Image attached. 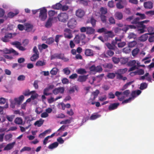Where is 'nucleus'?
<instances>
[{
    "mask_svg": "<svg viewBox=\"0 0 154 154\" xmlns=\"http://www.w3.org/2000/svg\"><path fill=\"white\" fill-rule=\"evenodd\" d=\"M58 59L63 60L65 62L69 61V59L65 57L64 54H54L51 56V59L53 60L55 59Z\"/></svg>",
    "mask_w": 154,
    "mask_h": 154,
    "instance_id": "1",
    "label": "nucleus"
},
{
    "mask_svg": "<svg viewBox=\"0 0 154 154\" xmlns=\"http://www.w3.org/2000/svg\"><path fill=\"white\" fill-rule=\"evenodd\" d=\"M39 17L42 21H44L47 17V9L44 7L39 9Z\"/></svg>",
    "mask_w": 154,
    "mask_h": 154,
    "instance_id": "2",
    "label": "nucleus"
},
{
    "mask_svg": "<svg viewBox=\"0 0 154 154\" xmlns=\"http://www.w3.org/2000/svg\"><path fill=\"white\" fill-rule=\"evenodd\" d=\"M57 18L59 21L65 23L68 19V16L66 13H60L58 15Z\"/></svg>",
    "mask_w": 154,
    "mask_h": 154,
    "instance_id": "3",
    "label": "nucleus"
},
{
    "mask_svg": "<svg viewBox=\"0 0 154 154\" xmlns=\"http://www.w3.org/2000/svg\"><path fill=\"white\" fill-rule=\"evenodd\" d=\"M136 61L135 60H130L127 63V65L131 67L129 70V72H131L137 69L136 65Z\"/></svg>",
    "mask_w": 154,
    "mask_h": 154,
    "instance_id": "4",
    "label": "nucleus"
},
{
    "mask_svg": "<svg viewBox=\"0 0 154 154\" xmlns=\"http://www.w3.org/2000/svg\"><path fill=\"white\" fill-rule=\"evenodd\" d=\"M63 35L64 37L68 39H70L73 37L71 30L68 28H66L64 30Z\"/></svg>",
    "mask_w": 154,
    "mask_h": 154,
    "instance_id": "5",
    "label": "nucleus"
},
{
    "mask_svg": "<svg viewBox=\"0 0 154 154\" xmlns=\"http://www.w3.org/2000/svg\"><path fill=\"white\" fill-rule=\"evenodd\" d=\"M77 23L76 20L74 18H72L68 21L67 26L70 28L73 29L75 27Z\"/></svg>",
    "mask_w": 154,
    "mask_h": 154,
    "instance_id": "6",
    "label": "nucleus"
},
{
    "mask_svg": "<svg viewBox=\"0 0 154 154\" xmlns=\"http://www.w3.org/2000/svg\"><path fill=\"white\" fill-rule=\"evenodd\" d=\"M3 52L5 54H9L13 53L15 55H17L18 54V53L12 48L10 49L5 48L3 50Z\"/></svg>",
    "mask_w": 154,
    "mask_h": 154,
    "instance_id": "7",
    "label": "nucleus"
},
{
    "mask_svg": "<svg viewBox=\"0 0 154 154\" xmlns=\"http://www.w3.org/2000/svg\"><path fill=\"white\" fill-rule=\"evenodd\" d=\"M64 89L63 87H59L55 88L53 91V93L55 95L58 94L59 93L63 94V93Z\"/></svg>",
    "mask_w": 154,
    "mask_h": 154,
    "instance_id": "8",
    "label": "nucleus"
},
{
    "mask_svg": "<svg viewBox=\"0 0 154 154\" xmlns=\"http://www.w3.org/2000/svg\"><path fill=\"white\" fill-rule=\"evenodd\" d=\"M24 98V96L23 95H21L18 98H15L14 99V100L15 101V104H17L18 105H20L23 101Z\"/></svg>",
    "mask_w": 154,
    "mask_h": 154,
    "instance_id": "9",
    "label": "nucleus"
},
{
    "mask_svg": "<svg viewBox=\"0 0 154 154\" xmlns=\"http://www.w3.org/2000/svg\"><path fill=\"white\" fill-rule=\"evenodd\" d=\"M140 18L139 17H137L133 20L131 23L132 24H135L136 25L137 27H140Z\"/></svg>",
    "mask_w": 154,
    "mask_h": 154,
    "instance_id": "10",
    "label": "nucleus"
},
{
    "mask_svg": "<svg viewBox=\"0 0 154 154\" xmlns=\"http://www.w3.org/2000/svg\"><path fill=\"white\" fill-rule=\"evenodd\" d=\"M119 105V104L118 103L111 104L109 106L108 109L110 111L116 109L118 108Z\"/></svg>",
    "mask_w": 154,
    "mask_h": 154,
    "instance_id": "11",
    "label": "nucleus"
},
{
    "mask_svg": "<svg viewBox=\"0 0 154 154\" xmlns=\"http://www.w3.org/2000/svg\"><path fill=\"white\" fill-rule=\"evenodd\" d=\"M145 8L151 9L152 8L153 3L151 1L145 2L143 4Z\"/></svg>",
    "mask_w": 154,
    "mask_h": 154,
    "instance_id": "12",
    "label": "nucleus"
},
{
    "mask_svg": "<svg viewBox=\"0 0 154 154\" xmlns=\"http://www.w3.org/2000/svg\"><path fill=\"white\" fill-rule=\"evenodd\" d=\"M15 142H13L8 144L4 149V150H8L12 149L15 144Z\"/></svg>",
    "mask_w": 154,
    "mask_h": 154,
    "instance_id": "13",
    "label": "nucleus"
},
{
    "mask_svg": "<svg viewBox=\"0 0 154 154\" xmlns=\"http://www.w3.org/2000/svg\"><path fill=\"white\" fill-rule=\"evenodd\" d=\"M88 75H79L77 79V81L81 82H85L88 78Z\"/></svg>",
    "mask_w": 154,
    "mask_h": 154,
    "instance_id": "14",
    "label": "nucleus"
},
{
    "mask_svg": "<svg viewBox=\"0 0 154 154\" xmlns=\"http://www.w3.org/2000/svg\"><path fill=\"white\" fill-rule=\"evenodd\" d=\"M25 29L27 32L31 31L33 28V26L28 23H26L24 24Z\"/></svg>",
    "mask_w": 154,
    "mask_h": 154,
    "instance_id": "15",
    "label": "nucleus"
},
{
    "mask_svg": "<svg viewBox=\"0 0 154 154\" xmlns=\"http://www.w3.org/2000/svg\"><path fill=\"white\" fill-rule=\"evenodd\" d=\"M85 54L87 56H92L94 55V51L90 49H86L85 50Z\"/></svg>",
    "mask_w": 154,
    "mask_h": 154,
    "instance_id": "16",
    "label": "nucleus"
},
{
    "mask_svg": "<svg viewBox=\"0 0 154 154\" xmlns=\"http://www.w3.org/2000/svg\"><path fill=\"white\" fill-rule=\"evenodd\" d=\"M95 30L92 27L87 26L86 33L88 35H91L94 33Z\"/></svg>",
    "mask_w": 154,
    "mask_h": 154,
    "instance_id": "17",
    "label": "nucleus"
},
{
    "mask_svg": "<svg viewBox=\"0 0 154 154\" xmlns=\"http://www.w3.org/2000/svg\"><path fill=\"white\" fill-rule=\"evenodd\" d=\"M53 20V17H49L45 25V27L47 28H49L51 27L52 25V21Z\"/></svg>",
    "mask_w": 154,
    "mask_h": 154,
    "instance_id": "18",
    "label": "nucleus"
},
{
    "mask_svg": "<svg viewBox=\"0 0 154 154\" xmlns=\"http://www.w3.org/2000/svg\"><path fill=\"white\" fill-rule=\"evenodd\" d=\"M85 14L84 11L81 9H79L76 12V15L78 17L81 18Z\"/></svg>",
    "mask_w": 154,
    "mask_h": 154,
    "instance_id": "19",
    "label": "nucleus"
},
{
    "mask_svg": "<svg viewBox=\"0 0 154 154\" xmlns=\"http://www.w3.org/2000/svg\"><path fill=\"white\" fill-rule=\"evenodd\" d=\"M114 16L115 18L118 20L122 19L123 17L122 13L119 12H116L115 13Z\"/></svg>",
    "mask_w": 154,
    "mask_h": 154,
    "instance_id": "20",
    "label": "nucleus"
},
{
    "mask_svg": "<svg viewBox=\"0 0 154 154\" xmlns=\"http://www.w3.org/2000/svg\"><path fill=\"white\" fill-rule=\"evenodd\" d=\"M44 120L41 119L39 120L36 121L34 125L35 126H37L38 127L41 126L43 124Z\"/></svg>",
    "mask_w": 154,
    "mask_h": 154,
    "instance_id": "21",
    "label": "nucleus"
},
{
    "mask_svg": "<svg viewBox=\"0 0 154 154\" xmlns=\"http://www.w3.org/2000/svg\"><path fill=\"white\" fill-rule=\"evenodd\" d=\"M58 142H54L50 145L48 146V148L50 149H53L56 148L58 146Z\"/></svg>",
    "mask_w": 154,
    "mask_h": 154,
    "instance_id": "22",
    "label": "nucleus"
},
{
    "mask_svg": "<svg viewBox=\"0 0 154 154\" xmlns=\"http://www.w3.org/2000/svg\"><path fill=\"white\" fill-rule=\"evenodd\" d=\"M39 57V54H34L30 58V60L32 61H35Z\"/></svg>",
    "mask_w": 154,
    "mask_h": 154,
    "instance_id": "23",
    "label": "nucleus"
},
{
    "mask_svg": "<svg viewBox=\"0 0 154 154\" xmlns=\"http://www.w3.org/2000/svg\"><path fill=\"white\" fill-rule=\"evenodd\" d=\"M19 13V12L18 11H16L15 13H14L11 12H9L8 14V17L9 18H12L14 16L17 15Z\"/></svg>",
    "mask_w": 154,
    "mask_h": 154,
    "instance_id": "24",
    "label": "nucleus"
},
{
    "mask_svg": "<svg viewBox=\"0 0 154 154\" xmlns=\"http://www.w3.org/2000/svg\"><path fill=\"white\" fill-rule=\"evenodd\" d=\"M100 11L101 13V15H104L107 12V9L106 8L101 7L100 8Z\"/></svg>",
    "mask_w": 154,
    "mask_h": 154,
    "instance_id": "25",
    "label": "nucleus"
},
{
    "mask_svg": "<svg viewBox=\"0 0 154 154\" xmlns=\"http://www.w3.org/2000/svg\"><path fill=\"white\" fill-rule=\"evenodd\" d=\"M45 64L46 63L44 61V60L42 61L39 60L36 62L35 65L38 66H41L45 65Z\"/></svg>",
    "mask_w": 154,
    "mask_h": 154,
    "instance_id": "26",
    "label": "nucleus"
},
{
    "mask_svg": "<svg viewBox=\"0 0 154 154\" xmlns=\"http://www.w3.org/2000/svg\"><path fill=\"white\" fill-rule=\"evenodd\" d=\"M77 72L78 74L82 75L86 73L87 71L84 69L81 68L77 70Z\"/></svg>",
    "mask_w": 154,
    "mask_h": 154,
    "instance_id": "27",
    "label": "nucleus"
},
{
    "mask_svg": "<svg viewBox=\"0 0 154 154\" xmlns=\"http://www.w3.org/2000/svg\"><path fill=\"white\" fill-rule=\"evenodd\" d=\"M103 66L104 68L109 69H112L113 68V65L111 63H105L103 65Z\"/></svg>",
    "mask_w": 154,
    "mask_h": 154,
    "instance_id": "28",
    "label": "nucleus"
},
{
    "mask_svg": "<svg viewBox=\"0 0 154 154\" xmlns=\"http://www.w3.org/2000/svg\"><path fill=\"white\" fill-rule=\"evenodd\" d=\"M147 35V34H145L142 35L140 37V40L141 41L143 42H144L146 41L147 40L148 37Z\"/></svg>",
    "mask_w": 154,
    "mask_h": 154,
    "instance_id": "29",
    "label": "nucleus"
},
{
    "mask_svg": "<svg viewBox=\"0 0 154 154\" xmlns=\"http://www.w3.org/2000/svg\"><path fill=\"white\" fill-rule=\"evenodd\" d=\"M58 71V69L57 68L54 67L52 69L50 72L52 75H54L57 74Z\"/></svg>",
    "mask_w": 154,
    "mask_h": 154,
    "instance_id": "30",
    "label": "nucleus"
},
{
    "mask_svg": "<svg viewBox=\"0 0 154 154\" xmlns=\"http://www.w3.org/2000/svg\"><path fill=\"white\" fill-rule=\"evenodd\" d=\"M74 41L75 44H79L81 41L79 38V35H76L75 37Z\"/></svg>",
    "mask_w": 154,
    "mask_h": 154,
    "instance_id": "31",
    "label": "nucleus"
},
{
    "mask_svg": "<svg viewBox=\"0 0 154 154\" xmlns=\"http://www.w3.org/2000/svg\"><path fill=\"white\" fill-rule=\"evenodd\" d=\"M96 20L93 17H91L90 20V23L91 24L93 27H94L96 26Z\"/></svg>",
    "mask_w": 154,
    "mask_h": 154,
    "instance_id": "32",
    "label": "nucleus"
},
{
    "mask_svg": "<svg viewBox=\"0 0 154 154\" xmlns=\"http://www.w3.org/2000/svg\"><path fill=\"white\" fill-rule=\"evenodd\" d=\"M52 7L54 9L57 10L61 9V8H62V5L59 3H57L53 5Z\"/></svg>",
    "mask_w": 154,
    "mask_h": 154,
    "instance_id": "33",
    "label": "nucleus"
},
{
    "mask_svg": "<svg viewBox=\"0 0 154 154\" xmlns=\"http://www.w3.org/2000/svg\"><path fill=\"white\" fill-rule=\"evenodd\" d=\"M62 37H63V35H56L55 38V41L57 45H58L60 38Z\"/></svg>",
    "mask_w": 154,
    "mask_h": 154,
    "instance_id": "34",
    "label": "nucleus"
},
{
    "mask_svg": "<svg viewBox=\"0 0 154 154\" xmlns=\"http://www.w3.org/2000/svg\"><path fill=\"white\" fill-rule=\"evenodd\" d=\"M14 122L16 124L21 125L22 124L23 120L20 118H17L15 120Z\"/></svg>",
    "mask_w": 154,
    "mask_h": 154,
    "instance_id": "35",
    "label": "nucleus"
},
{
    "mask_svg": "<svg viewBox=\"0 0 154 154\" xmlns=\"http://www.w3.org/2000/svg\"><path fill=\"white\" fill-rule=\"evenodd\" d=\"M105 34H107V37L109 38H112L114 36V35L113 34V32L111 31H108L107 30Z\"/></svg>",
    "mask_w": 154,
    "mask_h": 154,
    "instance_id": "36",
    "label": "nucleus"
},
{
    "mask_svg": "<svg viewBox=\"0 0 154 154\" xmlns=\"http://www.w3.org/2000/svg\"><path fill=\"white\" fill-rule=\"evenodd\" d=\"M54 40L53 37H50L48 38L46 41V43L48 45H50L53 43Z\"/></svg>",
    "mask_w": 154,
    "mask_h": 154,
    "instance_id": "37",
    "label": "nucleus"
},
{
    "mask_svg": "<svg viewBox=\"0 0 154 154\" xmlns=\"http://www.w3.org/2000/svg\"><path fill=\"white\" fill-rule=\"evenodd\" d=\"M147 84L145 82H143L140 84V88L141 90H144L147 87Z\"/></svg>",
    "mask_w": 154,
    "mask_h": 154,
    "instance_id": "38",
    "label": "nucleus"
},
{
    "mask_svg": "<svg viewBox=\"0 0 154 154\" xmlns=\"http://www.w3.org/2000/svg\"><path fill=\"white\" fill-rule=\"evenodd\" d=\"M103 70V69L100 66H95V72H100Z\"/></svg>",
    "mask_w": 154,
    "mask_h": 154,
    "instance_id": "39",
    "label": "nucleus"
},
{
    "mask_svg": "<svg viewBox=\"0 0 154 154\" xmlns=\"http://www.w3.org/2000/svg\"><path fill=\"white\" fill-rule=\"evenodd\" d=\"M106 45L107 48L110 50H115V47L109 43H106Z\"/></svg>",
    "mask_w": 154,
    "mask_h": 154,
    "instance_id": "40",
    "label": "nucleus"
},
{
    "mask_svg": "<svg viewBox=\"0 0 154 154\" xmlns=\"http://www.w3.org/2000/svg\"><path fill=\"white\" fill-rule=\"evenodd\" d=\"M139 49L137 48L134 49L132 51V55L133 56L136 55L139 51Z\"/></svg>",
    "mask_w": 154,
    "mask_h": 154,
    "instance_id": "41",
    "label": "nucleus"
},
{
    "mask_svg": "<svg viewBox=\"0 0 154 154\" xmlns=\"http://www.w3.org/2000/svg\"><path fill=\"white\" fill-rule=\"evenodd\" d=\"M137 43L136 41H134L129 43L128 46L130 48H133L137 44Z\"/></svg>",
    "mask_w": 154,
    "mask_h": 154,
    "instance_id": "42",
    "label": "nucleus"
},
{
    "mask_svg": "<svg viewBox=\"0 0 154 154\" xmlns=\"http://www.w3.org/2000/svg\"><path fill=\"white\" fill-rule=\"evenodd\" d=\"M31 149V148L29 147L25 146L20 150V152H22L25 151H29Z\"/></svg>",
    "mask_w": 154,
    "mask_h": 154,
    "instance_id": "43",
    "label": "nucleus"
},
{
    "mask_svg": "<svg viewBox=\"0 0 154 154\" xmlns=\"http://www.w3.org/2000/svg\"><path fill=\"white\" fill-rule=\"evenodd\" d=\"M136 15L139 16L140 17V20H143L146 18V16L144 14H141L138 12L136 13Z\"/></svg>",
    "mask_w": 154,
    "mask_h": 154,
    "instance_id": "44",
    "label": "nucleus"
},
{
    "mask_svg": "<svg viewBox=\"0 0 154 154\" xmlns=\"http://www.w3.org/2000/svg\"><path fill=\"white\" fill-rule=\"evenodd\" d=\"M11 44L13 45H15L16 47L17 48L21 45V44L20 42L17 41L12 42Z\"/></svg>",
    "mask_w": 154,
    "mask_h": 154,
    "instance_id": "45",
    "label": "nucleus"
},
{
    "mask_svg": "<svg viewBox=\"0 0 154 154\" xmlns=\"http://www.w3.org/2000/svg\"><path fill=\"white\" fill-rule=\"evenodd\" d=\"M107 29L104 27H103L99 29H97V32L99 33H102L104 32L105 34L106 32Z\"/></svg>",
    "mask_w": 154,
    "mask_h": 154,
    "instance_id": "46",
    "label": "nucleus"
},
{
    "mask_svg": "<svg viewBox=\"0 0 154 154\" xmlns=\"http://www.w3.org/2000/svg\"><path fill=\"white\" fill-rule=\"evenodd\" d=\"M108 21L109 22V23L111 24H115V20L112 17H110L108 19Z\"/></svg>",
    "mask_w": 154,
    "mask_h": 154,
    "instance_id": "47",
    "label": "nucleus"
},
{
    "mask_svg": "<svg viewBox=\"0 0 154 154\" xmlns=\"http://www.w3.org/2000/svg\"><path fill=\"white\" fill-rule=\"evenodd\" d=\"M63 72L66 75H69L70 73V71L68 67L65 68L63 69Z\"/></svg>",
    "mask_w": 154,
    "mask_h": 154,
    "instance_id": "48",
    "label": "nucleus"
},
{
    "mask_svg": "<svg viewBox=\"0 0 154 154\" xmlns=\"http://www.w3.org/2000/svg\"><path fill=\"white\" fill-rule=\"evenodd\" d=\"M49 90H49V89L47 88H45L44 90V94L46 96H48L49 95L51 94V93L48 92Z\"/></svg>",
    "mask_w": 154,
    "mask_h": 154,
    "instance_id": "49",
    "label": "nucleus"
},
{
    "mask_svg": "<svg viewBox=\"0 0 154 154\" xmlns=\"http://www.w3.org/2000/svg\"><path fill=\"white\" fill-rule=\"evenodd\" d=\"M122 2H118L116 4V6L117 8L119 9H121L124 8L123 5L122 4Z\"/></svg>",
    "mask_w": 154,
    "mask_h": 154,
    "instance_id": "50",
    "label": "nucleus"
},
{
    "mask_svg": "<svg viewBox=\"0 0 154 154\" xmlns=\"http://www.w3.org/2000/svg\"><path fill=\"white\" fill-rule=\"evenodd\" d=\"M115 73H109L108 74L107 77L109 79H113L115 77Z\"/></svg>",
    "mask_w": 154,
    "mask_h": 154,
    "instance_id": "51",
    "label": "nucleus"
},
{
    "mask_svg": "<svg viewBox=\"0 0 154 154\" xmlns=\"http://www.w3.org/2000/svg\"><path fill=\"white\" fill-rule=\"evenodd\" d=\"M100 17L101 21L103 23H106V17L104 15H101Z\"/></svg>",
    "mask_w": 154,
    "mask_h": 154,
    "instance_id": "52",
    "label": "nucleus"
},
{
    "mask_svg": "<svg viewBox=\"0 0 154 154\" xmlns=\"http://www.w3.org/2000/svg\"><path fill=\"white\" fill-rule=\"evenodd\" d=\"M132 82H130L126 83L124 85H123L122 88V90H124L125 89H126L128 86L130 85H131Z\"/></svg>",
    "mask_w": 154,
    "mask_h": 154,
    "instance_id": "53",
    "label": "nucleus"
},
{
    "mask_svg": "<svg viewBox=\"0 0 154 154\" xmlns=\"http://www.w3.org/2000/svg\"><path fill=\"white\" fill-rule=\"evenodd\" d=\"M100 115L99 114L92 115L91 116L90 119L91 120H94L100 117Z\"/></svg>",
    "mask_w": 154,
    "mask_h": 154,
    "instance_id": "54",
    "label": "nucleus"
},
{
    "mask_svg": "<svg viewBox=\"0 0 154 154\" xmlns=\"http://www.w3.org/2000/svg\"><path fill=\"white\" fill-rule=\"evenodd\" d=\"M127 70L128 69L127 68H125L124 69H120L118 70V71L119 73L121 74H124L127 71Z\"/></svg>",
    "mask_w": 154,
    "mask_h": 154,
    "instance_id": "55",
    "label": "nucleus"
},
{
    "mask_svg": "<svg viewBox=\"0 0 154 154\" xmlns=\"http://www.w3.org/2000/svg\"><path fill=\"white\" fill-rule=\"evenodd\" d=\"M137 75H143L144 73V71L143 69H140L136 71Z\"/></svg>",
    "mask_w": 154,
    "mask_h": 154,
    "instance_id": "56",
    "label": "nucleus"
},
{
    "mask_svg": "<svg viewBox=\"0 0 154 154\" xmlns=\"http://www.w3.org/2000/svg\"><path fill=\"white\" fill-rule=\"evenodd\" d=\"M149 21V20H148L141 21L140 27H145L146 26L143 23H147Z\"/></svg>",
    "mask_w": 154,
    "mask_h": 154,
    "instance_id": "57",
    "label": "nucleus"
},
{
    "mask_svg": "<svg viewBox=\"0 0 154 154\" xmlns=\"http://www.w3.org/2000/svg\"><path fill=\"white\" fill-rule=\"evenodd\" d=\"M130 93V91L129 90H126L122 93V94L124 95L126 97L129 96Z\"/></svg>",
    "mask_w": 154,
    "mask_h": 154,
    "instance_id": "58",
    "label": "nucleus"
},
{
    "mask_svg": "<svg viewBox=\"0 0 154 154\" xmlns=\"http://www.w3.org/2000/svg\"><path fill=\"white\" fill-rule=\"evenodd\" d=\"M112 60L115 64H117L120 61L119 58H117L116 57H113L112 58Z\"/></svg>",
    "mask_w": 154,
    "mask_h": 154,
    "instance_id": "59",
    "label": "nucleus"
},
{
    "mask_svg": "<svg viewBox=\"0 0 154 154\" xmlns=\"http://www.w3.org/2000/svg\"><path fill=\"white\" fill-rule=\"evenodd\" d=\"M48 14L50 17H52L56 14V12L54 11L50 10L48 12Z\"/></svg>",
    "mask_w": 154,
    "mask_h": 154,
    "instance_id": "60",
    "label": "nucleus"
},
{
    "mask_svg": "<svg viewBox=\"0 0 154 154\" xmlns=\"http://www.w3.org/2000/svg\"><path fill=\"white\" fill-rule=\"evenodd\" d=\"M149 33L148 34L150 35H154V32H153V28L152 27H149L148 29Z\"/></svg>",
    "mask_w": 154,
    "mask_h": 154,
    "instance_id": "61",
    "label": "nucleus"
},
{
    "mask_svg": "<svg viewBox=\"0 0 154 154\" xmlns=\"http://www.w3.org/2000/svg\"><path fill=\"white\" fill-rule=\"evenodd\" d=\"M16 35V33L12 34L11 33H7L5 35L8 38H11L13 36H14Z\"/></svg>",
    "mask_w": 154,
    "mask_h": 154,
    "instance_id": "62",
    "label": "nucleus"
},
{
    "mask_svg": "<svg viewBox=\"0 0 154 154\" xmlns=\"http://www.w3.org/2000/svg\"><path fill=\"white\" fill-rule=\"evenodd\" d=\"M129 48L130 47H128L124 48L123 49V52L126 53H128L130 52L131 51V49Z\"/></svg>",
    "mask_w": 154,
    "mask_h": 154,
    "instance_id": "63",
    "label": "nucleus"
},
{
    "mask_svg": "<svg viewBox=\"0 0 154 154\" xmlns=\"http://www.w3.org/2000/svg\"><path fill=\"white\" fill-rule=\"evenodd\" d=\"M146 15H149V16H152L154 15V10L147 11L145 12Z\"/></svg>",
    "mask_w": 154,
    "mask_h": 154,
    "instance_id": "64",
    "label": "nucleus"
}]
</instances>
